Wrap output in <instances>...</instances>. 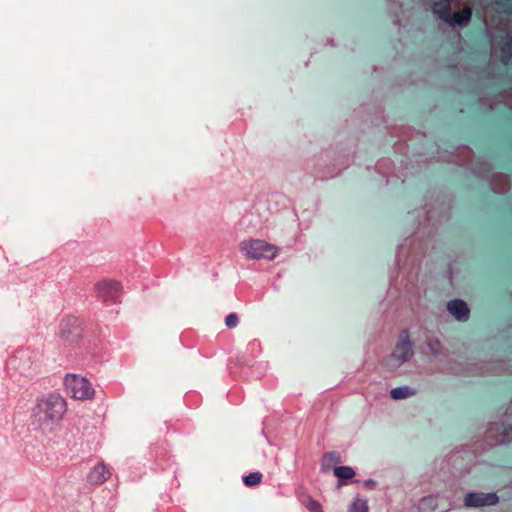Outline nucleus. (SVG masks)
<instances>
[{"instance_id": "nucleus-1", "label": "nucleus", "mask_w": 512, "mask_h": 512, "mask_svg": "<svg viewBox=\"0 0 512 512\" xmlns=\"http://www.w3.org/2000/svg\"><path fill=\"white\" fill-rule=\"evenodd\" d=\"M432 8V11L441 20L450 26H466L472 16V9L469 5L452 10V3L455 0H426Z\"/></svg>"}, {"instance_id": "nucleus-2", "label": "nucleus", "mask_w": 512, "mask_h": 512, "mask_svg": "<svg viewBox=\"0 0 512 512\" xmlns=\"http://www.w3.org/2000/svg\"><path fill=\"white\" fill-rule=\"evenodd\" d=\"M66 410V402L59 395H50L39 402L36 416L39 421H58Z\"/></svg>"}, {"instance_id": "nucleus-3", "label": "nucleus", "mask_w": 512, "mask_h": 512, "mask_svg": "<svg viewBox=\"0 0 512 512\" xmlns=\"http://www.w3.org/2000/svg\"><path fill=\"white\" fill-rule=\"evenodd\" d=\"M412 356L413 349L409 340V335L407 332H402L399 335V339L394 350L387 358L384 359V364L391 369H396L403 363L409 361Z\"/></svg>"}, {"instance_id": "nucleus-4", "label": "nucleus", "mask_w": 512, "mask_h": 512, "mask_svg": "<svg viewBox=\"0 0 512 512\" xmlns=\"http://www.w3.org/2000/svg\"><path fill=\"white\" fill-rule=\"evenodd\" d=\"M240 248L251 259H273L278 253V248L259 239L243 241Z\"/></svg>"}, {"instance_id": "nucleus-5", "label": "nucleus", "mask_w": 512, "mask_h": 512, "mask_svg": "<svg viewBox=\"0 0 512 512\" xmlns=\"http://www.w3.org/2000/svg\"><path fill=\"white\" fill-rule=\"evenodd\" d=\"M64 384L75 399L88 400L92 399L94 396V389L90 382L84 377H79L75 374H68L65 377Z\"/></svg>"}, {"instance_id": "nucleus-6", "label": "nucleus", "mask_w": 512, "mask_h": 512, "mask_svg": "<svg viewBox=\"0 0 512 512\" xmlns=\"http://www.w3.org/2000/svg\"><path fill=\"white\" fill-rule=\"evenodd\" d=\"M486 440L490 445H500L512 441V426L493 423L486 431Z\"/></svg>"}, {"instance_id": "nucleus-7", "label": "nucleus", "mask_w": 512, "mask_h": 512, "mask_svg": "<svg viewBox=\"0 0 512 512\" xmlns=\"http://www.w3.org/2000/svg\"><path fill=\"white\" fill-rule=\"evenodd\" d=\"M498 502L499 497L496 493L473 492L467 494L464 498V504L467 507L493 506Z\"/></svg>"}, {"instance_id": "nucleus-8", "label": "nucleus", "mask_w": 512, "mask_h": 512, "mask_svg": "<svg viewBox=\"0 0 512 512\" xmlns=\"http://www.w3.org/2000/svg\"><path fill=\"white\" fill-rule=\"evenodd\" d=\"M98 296L105 302L115 301L120 293L121 289L117 282L114 281H101L96 285Z\"/></svg>"}, {"instance_id": "nucleus-9", "label": "nucleus", "mask_w": 512, "mask_h": 512, "mask_svg": "<svg viewBox=\"0 0 512 512\" xmlns=\"http://www.w3.org/2000/svg\"><path fill=\"white\" fill-rule=\"evenodd\" d=\"M447 310L458 321L465 322L469 319L470 309L463 300L455 299L449 301L447 303Z\"/></svg>"}, {"instance_id": "nucleus-10", "label": "nucleus", "mask_w": 512, "mask_h": 512, "mask_svg": "<svg viewBox=\"0 0 512 512\" xmlns=\"http://www.w3.org/2000/svg\"><path fill=\"white\" fill-rule=\"evenodd\" d=\"M110 476L109 471L103 464H97L89 474V481L93 485H100Z\"/></svg>"}, {"instance_id": "nucleus-11", "label": "nucleus", "mask_w": 512, "mask_h": 512, "mask_svg": "<svg viewBox=\"0 0 512 512\" xmlns=\"http://www.w3.org/2000/svg\"><path fill=\"white\" fill-rule=\"evenodd\" d=\"M491 187L494 192L506 193L510 188V182L507 175L495 174L491 179Z\"/></svg>"}, {"instance_id": "nucleus-12", "label": "nucleus", "mask_w": 512, "mask_h": 512, "mask_svg": "<svg viewBox=\"0 0 512 512\" xmlns=\"http://www.w3.org/2000/svg\"><path fill=\"white\" fill-rule=\"evenodd\" d=\"M417 391L411 387L403 386L394 388L390 391V396L394 400H402L416 395Z\"/></svg>"}, {"instance_id": "nucleus-13", "label": "nucleus", "mask_w": 512, "mask_h": 512, "mask_svg": "<svg viewBox=\"0 0 512 512\" xmlns=\"http://www.w3.org/2000/svg\"><path fill=\"white\" fill-rule=\"evenodd\" d=\"M334 475L341 480H350L355 476V471L348 466H339L334 468Z\"/></svg>"}, {"instance_id": "nucleus-14", "label": "nucleus", "mask_w": 512, "mask_h": 512, "mask_svg": "<svg viewBox=\"0 0 512 512\" xmlns=\"http://www.w3.org/2000/svg\"><path fill=\"white\" fill-rule=\"evenodd\" d=\"M302 503L310 512H324L322 505L310 496H304Z\"/></svg>"}, {"instance_id": "nucleus-15", "label": "nucleus", "mask_w": 512, "mask_h": 512, "mask_svg": "<svg viewBox=\"0 0 512 512\" xmlns=\"http://www.w3.org/2000/svg\"><path fill=\"white\" fill-rule=\"evenodd\" d=\"M262 474L260 472H253L243 478V482L248 487H254L261 483Z\"/></svg>"}, {"instance_id": "nucleus-16", "label": "nucleus", "mask_w": 512, "mask_h": 512, "mask_svg": "<svg viewBox=\"0 0 512 512\" xmlns=\"http://www.w3.org/2000/svg\"><path fill=\"white\" fill-rule=\"evenodd\" d=\"M341 463V456L337 452H327L323 456V464L332 466Z\"/></svg>"}, {"instance_id": "nucleus-17", "label": "nucleus", "mask_w": 512, "mask_h": 512, "mask_svg": "<svg viewBox=\"0 0 512 512\" xmlns=\"http://www.w3.org/2000/svg\"><path fill=\"white\" fill-rule=\"evenodd\" d=\"M427 345L433 354L443 353V345L437 338H430L427 341Z\"/></svg>"}, {"instance_id": "nucleus-18", "label": "nucleus", "mask_w": 512, "mask_h": 512, "mask_svg": "<svg viewBox=\"0 0 512 512\" xmlns=\"http://www.w3.org/2000/svg\"><path fill=\"white\" fill-rule=\"evenodd\" d=\"M350 512H368V505L365 500L355 499L350 507Z\"/></svg>"}, {"instance_id": "nucleus-19", "label": "nucleus", "mask_w": 512, "mask_h": 512, "mask_svg": "<svg viewBox=\"0 0 512 512\" xmlns=\"http://www.w3.org/2000/svg\"><path fill=\"white\" fill-rule=\"evenodd\" d=\"M496 4L503 8L505 12L512 14V0H495Z\"/></svg>"}, {"instance_id": "nucleus-20", "label": "nucleus", "mask_w": 512, "mask_h": 512, "mask_svg": "<svg viewBox=\"0 0 512 512\" xmlns=\"http://www.w3.org/2000/svg\"><path fill=\"white\" fill-rule=\"evenodd\" d=\"M226 325L229 327V328H233L235 327L237 324H238V316L237 314L235 313H231L229 314L227 317H226Z\"/></svg>"}, {"instance_id": "nucleus-21", "label": "nucleus", "mask_w": 512, "mask_h": 512, "mask_svg": "<svg viewBox=\"0 0 512 512\" xmlns=\"http://www.w3.org/2000/svg\"><path fill=\"white\" fill-rule=\"evenodd\" d=\"M364 487H366L367 489H375L376 488V482L374 480H367L363 483Z\"/></svg>"}, {"instance_id": "nucleus-22", "label": "nucleus", "mask_w": 512, "mask_h": 512, "mask_svg": "<svg viewBox=\"0 0 512 512\" xmlns=\"http://www.w3.org/2000/svg\"><path fill=\"white\" fill-rule=\"evenodd\" d=\"M421 504H429V505H434L435 504V499L433 497H425L423 499H421Z\"/></svg>"}, {"instance_id": "nucleus-23", "label": "nucleus", "mask_w": 512, "mask_h": 512, "mask_svg": "<svg viewBox=\"0 0 512 512\" xmlns=\"http://www.w3.org/2000/svg\"><path fill=\"white\" fill-rule=\"evenodd\" d=\"M507 415H512V402H511V405L509 406V408L507 410Z\"/></svg>"}]
</instances>
